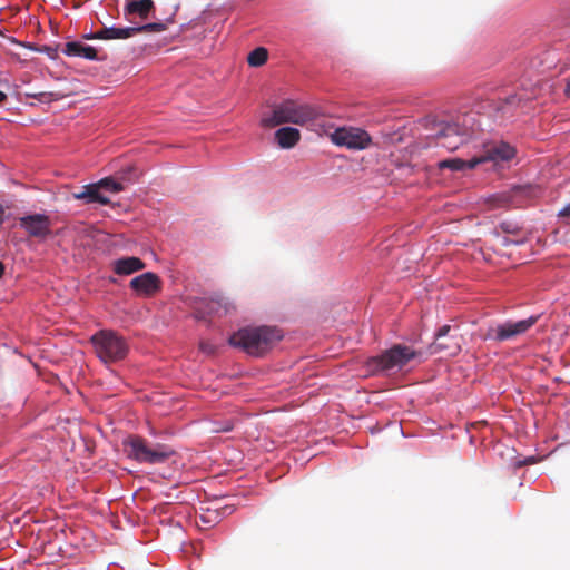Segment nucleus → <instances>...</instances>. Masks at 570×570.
I'll return each instance as SVG.
<instances>
[{
    "label": "nucleus",
    "mask_w": 570,
    "mask_h": 570,
    "mask_svg": "<svg viewBox=\"0 0 570 570\" xmlns=\"http://www.w3.org/2000/svg\"><path fill=\"white\" fill-rule=\"evenodd\" d=\"M481 126V118L474 111L458 114L450 120L426 119V127L434 131L438 144L450 151L476 139L479 132L484 130Z\"/></svg>",
    "instance_id": "obj_1"
},
{
    "label": "nucleus",
    "mask_w": 570,
    "mask_h": 570,
    "mask_svg": "<svg viewBox=\"0 0 570 570\" xmlns=\"http://www.w3.org/2000/svg\"><path fill=\"white\" fill-rule=\"evenodd\" d=\"M283 336V331L276 326H244L228 337V344L250 356L261 357L269 352Z\"/></svg>",
    "instance_id": "obj_2"
},
{
    "label": "nucleus",
    "mask_w": 570,
    "mask_h": 570,
    "mask_svg": "<svg viewBox=\"0 0 570 570\" xmlns=\"http://www.w3.org/2000/svg\"><path fill=\"white\" fill-rule=\"evenodd\" d=\"M322 117L321 109L307 104H301L294 99H285L274 104L272 112L262 118L264 127H276L282 124H295L299 126L318 124Z\"/></svg>",
    "instance_id": "obj_3"
},
{
    "label": "nucleus",
    "mask_w": 570,
    "mask_h": 570,
    "mask_svg": "<svg viewBox=\"0 0 570 570\" xmlns=\"http://www.w3.org/2000/svg\"><path fill=\"white\" fill-rule=\"evenodd\" d=\"M421 353L404 344H393L379 355L366 362V368L372 375H392L402 371Z\"/></svg>",
    "instance_id": "obj_4"
},
{
    "label": "nucleus",
    "mask_w": 570,
    "mask_h": 570,
    "mask_svg": "<svg viewBox=\"0 0 570 570\" xmlns=\"http://www.w3.org/2000/svg\"><path fill=\"white\" fill-rule=\"evenodd\" d=\"M122 444L127 456L141 464H161L175 453L166 444L149 446L147 440L139 435H129Z\"/></svg>",
    "instance_id": "obj_5"
},
{
    "label": "nucleus",
    "mask_w": 570,
    "mask_h": 570,
    "mask_svg": "<svg viewBox=\"0 0 570 570\" xmlns=\"http://www.w3.org/2000/svg\"><path fill=\"white\" fill-rule=\"evenodd\" d=\"M90 343L95 348L97 357L102 363L121 361L129 352L127 341L112 330H100L96 332L91 335Z\"/></svg>",
    "instance_id": "obj_6"
},
{
    "label": "nucleus",
    "mask_w": 570,
    "mask_h": 570,
    "mask_svg": "<svg viewBox=\"0 0 570 570\" xmlns=\"http://www.w3.org/2000/svg\"><path fill=\"white\" fill-rule=\"evenodd\" d=\"M519 82L521 88L520 92L511 94L494 102V121L500 126H504L513 121L518 109L523 108V106L534 97L527 92L529 88L524 80H519Z\"/></svg>",
    "instance_id": "obj_7"
},
{
    "label": "nucleus",
    "mask_w": 570,
    "mask_h": 570,
    "mask_svg": "<svg viewBox=\"0 0 570 570\" xmlns=\"http://www.w3.org/2000/svg\"><path fill=\"white\" fill-rule=\"evenodd\" d=\"M331 141L338 147H345L350 150H364L371 142L370 134L358 127H337L330 134Z\"/></svg>",
    "instance_id": "obj_8"
},
{
    "label": "nucleus",
    "mask_w": 570,
    "mask_h": 570,
    "mask_svg": "<svg viewBox=\"0 0 570 570\" xmlns=\"http://www.w3.org/2000/svg\"><path fill=\"white\" fill-rule=\"evenodd\" d=\"M541 315H531L528 318L511 321L508 320L490 328L487 338L495 342L511 341L518 336L525 334L539 320Z\"/></svg>",
    "instance_id": "obj_9"
},
{
    "label": "nucleus",
    "mask_w": 570,
    "mask_h": 570,
    "mask_svg": "<svg viewBox=\"0 0 570 570\" xmlns=\"http://www.w3.org/2000/svg\"><path fill=\"white\" fill-rule=\"evenodd\" d=\"M558 57L554 50H543L532 56L522 71L520 80L528 83V88H532L540 82L539 75L556 67Z\"/></svg>",
    "instance_id": "obj_10"
},
{
    "label": "nucleus",
    "mask_w": 570,
    "mask_h": 570,
    "mask_svg": "<svg viewBox=\"0 0 570 570\" xmlns=\"http://www.w3.org/2000/svg\"><path fill=\"white\" fill-rule=\"evenodd\" d=\"M480 165L492 163L498 166L502 163L512 160L517 156V149L510 142L504 140H492L483 144V151L475 155Z\"/></svg>",
    "instance_id": "obj_11"
},
{
    "label": "nucleus",
    "mask_w": 570,
    "mask_h": 570,
    "mask_svg": "<svg viewBox=\"0 0 570 570\" xmlns=\"http://www.w3.org/2000/svg\"><path fill=\"white\" fill-rule=\"evenodd\" d=\"M19 225L29 236L39 239H46L51 233V219L43 213L24 215L19 218Z\"/></svg>",
    "instance_id": "obj_12"
},
{
    "label": "nucleus",
    "mask_w": 570,
    "mask_h": 570,
    "mask_svg": "<svg viewBox=\"0 0 570 570\" xmlns=\"http://www.w3.org/2000/svg\"><path fill=\"white\" fill-rule=\"evenodd\" d=\"M154 10L153 0H125L124 17L131 24L142 23Z\"/></svg>",
    "instance_id": "obj_13"
},
{
    "label": "nucleus",
    "mask_w": 570,
    "mask_h": 570,
    "mask_svg": "<svg viewBox=\"0 0 570 570\" xmlns=\"http://www.w3.org/2000/svg\"><path fill=\"white\" fill-rule=\"evenodd\" d=\"M451 326L442 325L434 334V342L430 345L431 353L449 351V355H455L460 351L456 336L450 335Z\"/></svg>",
    "instance_id": "obj_14"
},
{
    "label": "nucleus",
    "mask_w": 570,
    "mask_h": 570,
    "mask_svg": "<svg viewBox=\"0 0 570 570\" xmlns=\"http://www.w3.org/2000/svg\"><path fill=\"white\" fill-rule=\"evenodd\" d=\"M130 288L145 296H150L157 293L161 288L160 277L154 272H145L138 276H135L130 283Z\"/></svg>",
    "instance_id": "obj_15"
},
{
    "label": "nucleus",
    "mask_w": 570,
    "mask_h": 570,
    "mask_svg": "<svg viewBox=\"0 0 570 570\" xmlns=\"http://www.w3.org/2000/svg\"><path fill=\"white\" fill-rule=\"evenodd\" d=\"M97 185V183H90L82 187L81 190L72 193V198L77 200H82L83 204H99L101 206H107L110 204V199L105 196Z\"/></svg>",
    "instance_id": "obj_16"
},
{
    "label": "nucleus",
    "mask_w": 570,
    "mask_h": 570,
    "mask_svg": "<svg viewBox=\"0 0 570 570\" xmlns=\"http://www.w3.org/2000/svg\"><path fill=\"white\" fill-rule=\"evenodd\" d=\"M111 267L114 273L118 276H129L136 272L142 271L146 264L137 256H122L112 261Z\"/></svg>",
    "instance_id": "obj_17"
},
{
    "label": "nucleus",
    "mask_w": 570,
    "mask_h": 570,
    "mask_svg": "<svg viewBox=\"0 0 570 570\" xmlns=\"http://www.w3.org/2000/svg\"><path fill=\"white\" fill-rule=\"evenodd\" d=\"M63 55L68 57H79L90 61L100 60L96 48L92 46L86 45L79 40L68 41L65 43L63 49L61 50Z\"/></svg>",
    "instance_id": "obj_18"
},
{
    "label": "nucleus",
    "mask_w": 570,
    "mask_h": 570,
    "mask_svg": "<svg viewBox=\"0 0 570 570\" xmlns=\"http://www.w3.org/2000/svg\"><path fill=\"white\" fill-rule=\"evenodd\" d=\"M301 139V132L294 127H282L275 131V140L282 149L293 148Z\"/></svg>",
    "instance_id": "obj_19"
},
{
    "label": "nucleus",
    "mask_w": 570,
    "mask_h": 570,
    "mask_svg": "<svg viewBox=\"0 0 570 570\" xmlns=\"http://www.w3.org/2000/svg\"><path fill=\"white\" fill-rule=\"evenodd\" d=\"M479 165L480 160L476 159V156H473L470 159L449 158L439 163V167L441 169H450L451 171H465L469 169H474Z\"/></svg>",
    "instance_id": "obj_20"
},
{
    "label": "nucleus",
    "mask_w": 570,
    "mask_h": 570,
    "mask_svg": "<svg viewBox=\"0 0 570 570\" xmlns=\"http://www.w3.org/2000/svg\"><path fill=\"white\" fill-rule=\"evenodd\" d=\"M137 35V24L126 26V27H104L102 28V37L104 40H116V39H129Z\"/></svg>",
    "instance_id": "obj_21"
},
{
    "label": "nucleus",
    "mask_w": 570,
    "mask_h": 570,
    "mask_svg": "<svg viewBox=\"0 0 570 570\" xmlns=\"http://www.w3.org/2000/svg\"><path fill=\"white\" fill-rule=\"evenodd\" d=\"M209 306L210 309L218 315H228L236 311L234 302L220 293H215L210 297Z\"/></svg>",
    "instance_id": "obj_22"
},
{
    "label": "nucleus",
    "mask_w": 570,
    "mask_h": 570,
    "mask_svg": "<svg viewBox=\"0 0 570 570\" xmlns=\"http://www.w3.org/2000/svg\"><path fill=\"white\" fill-rule=\"evenodd\" d=\"M234 511H235L234 505H225L220 510H215V511H213V513H210L208 515L202 514L199 517V519L205 524L215 525L218 522H220L223 518L232 514Z\"/></svg>",
    "instance_id": "obj_23"
},
{
    "label": "nucleus",
    "mask_w": 570,
    "mask_h": 570,
    "mask_svg": "<svg viewBox=\"0 0 570 570\" xmlns=\"http://www.w3.org/2000/svg\"><path fill=\"white\" fill-rule=\"evenodd\" d=\"M174 22V18L170 17L166 19L165 21H157V22H142V23H136L137 24V33L140 32H163L167 29V26L169 23Z\"/></svg>",
    "instance_id": "obj_24"
},
{
    "label": "nucleus",
    "mask_w": 570,
    "mask_h": 570,
    "mask_svg": "<svg viewBox=\"0 0 570 570\" xmlns=\"http://www.w3.org/2000/svg\"><path fill=\"white\" fill-rule=\"evenodd\" d=\"M268 58V51L264 47H257L248 53L247 62L250 67L263 66Z\"/></svg>",
    "instance_id": "obj_25"
},
{
    "label": "nucleus",
    "mask_w": 570,
    "mask_h": 570,
    "mask_svg": "<svg viewBox=\"0 0 570 570\" xmlns=\"http://www.w3.org/2000/svg\"><path fill=\"white\" fill-rule=\"evenodd\" d=\"M97 185L99 186L100 189L108 191V193L116 194V193L124 190L122 181H120L111 176L101 178L100 180L97 181Z\"/></svg>",
    "instance_id": "obj_26"
},
{
    "label": "nucleus",
    "mask_w": 570,
    "mask_h": 570,
    "mask_svg": "<svg viewBox=\"0 0 570 570\" xmlns=\"http://www.w3.org/2000/svg\"><path fill=\"white\" fill-rule=\"evenodd\" d=\"M24 96L27 98L37 99L41 104H50L52 101H57L59 99V95L56 92H26Z\"/></svg>",
    "instance_id": "obj_27"
},
{
    "label": "nucleus",
    "mask_w": 570,
    "mask_h": 570,
    "mask_svg": "<svg viewBox=\"0 0 570 570\" xmlns=\"http://www.w3.org/2000/svg\"><path fill=\"white\" fill-rule=\"evenodd\" d=\"M234 429V423L230 420L222 421V422H215L213 432L219 433V432H229Z\"/></svg>",
    "instance_id": "obj_28"
},
{
    "label": "nucleus",
    "mask_w": 570,
    "mask_h": 570,
    "mask_svg": "<svg viewBox=\"0 0 570 570\" xmlns=\"http://www.w3.org/2000/svg\"><path fill=\"white\" fill-rule=\"evenodd\" d=\"M499 227L505 234H517L520 230V226L513 222H502Z\"/></svg>",
    "instance_id": "obj_29"
},
{
    "label": "nucleus",
    "mask_w": 570,
    "mask_h": 570,
    "mask_svg": "<svg viewBox=\"0 0 570 570\" xmlns=\"http://www.w3.org/2000/svg\"><path fill=\"white\" fill-rule=\"evenodd\" d=\"M35 51L37 52H40V53H46L49 58L51 59H55V57L57 56V48H53L51 46H41L39 49H35Z\"/></svg>",
    "instance_id": "obj_30"
},
{
    "label": "nucleus",
    "mask_w": 570,
    "mask_h": 570,
    "mask_svg": "<svg viewBox=\"0 0 570 570\" xmlns=\"http://www.w3.org/2000/svg\"><path fill=\"white\" fill-rule=\"evenodd\" d=\"M558 21L561 26L570 27V8L563 9L560 13Z\"/></svg>",
    "instance_id": "obj_31"
},
{
    "label": "nucleus",
    "mask_w": 570,
    "mask_h": 570,
    "mask_svg": "<svg viewBox=\"0 0 570 570\" xmlns=\"http://www.w3.org/2000/svg\"><path fill=\"white\" fill-rule=\"evenodd\" d=\"M501 245L504 246V247H509V246H512V245H521L523 244V239H512L508 236H502L501 239Z\"/></svg>",
    "instance_id": "obj_32"
},
{
    "label": "nucleus",
    "mask_w": 570,
    "mask_h": 570,
    "mask_svg": "<svg viewBox=\"0 0 570 570\" xmlns=\"http://www.w3.org/2000/svg\"><path fill=\"white\" fill-rule=\"evenodd\" d=\"M12 217V214L7 212L4 206L0 204V228L3 226L6 222H8Z\"/></svg>",
    "instance_id": "obj_33"
},
{
    "label": "nucleus",
    "mask_w": 570,
    "mask_h": 570,
    "mask_svg": "<svg viewBox=\"0 0 570 570\" xmlns=\"http://www.w3.org/2000/svg\"><path fill=\"white\" fill-rule=\"evenodd\" d=\"M82 38L86 39V40H92V39H101V40H104L102 29H100V30H98L96 32L90 31L88 33H85L82 36Z\"/></svg>",
    "instance_id": "obj_34"
},
{
    "label": "nucleus",
    "mask_w": 570,
    "mask_h": 570,
    "mask_svg": "<svg viewBox=\"0 0 570 570\" xmlns=\"http://www.w3.org/2000/svg\"><path fill=\"white\" fill-rule=\"evenodd\" d=\"M557 216L559 218H569L570 217V202L563 206L561 209H559Z\"/></svg>",
    "instance_id": "obj_35"
},
{
    "label": "nucleus",
    "mask_w": 570,
    "mask_h": 570,
    "mask_svg": "<svg viewBox=\"0 0 570 570\" xmlns=\"http://www.w3.org/2000/svg\"><path fill=\"white\" fill-rule=\"evenodd\" d=\"M534 462H535V458L534 456H528L524 460L517 462L515 465L517 466H522V465L533 464Z\"/></svg>",
    "instance_id": "obj_36"
},
{
    "label": "nucleus",
    "mask_w": 570,
    "mask_h": 570,
    "mask_svg": "<svg viewBox=\"0 0 570 570\" xmlns=\"http://www.w3.org/2000/svg\"><path fill=\"white\" fill-rule=\"evenodd\" d=\"M7 94L0 90V106L3 105L7 101Z\"/></svg>",
    "instance_id": "obj_37"
},
{
    "label": "nucleus",
    "mask_w": 570,
    "mask_h": 570,
    "mask_svg": "<svg viewBox=\"0 0 570 570\" xmlns=\"http://www.w3.org/2000/svg\"><path fill=\"white\" fill-rule=\"evenodd\" d=\"M566 94L570 96V77L567 79Z\"/></svg>",
    "instance_id": "obj_38"
},
{
    "label": "nucleus",
    "mask_w": 570,
    "mask_h": 570,
    "mask_svg": "<svg viewBox=\"0 0 570 570\" xmlns=\"http://www.w3.org/2000/svg\"><path fill=\"white\" fill-rule=\"evenodd\" d=\"M4 264L0 261V278L2 277L3 273H4Z\"/></svg>",
    "instance_id": "obj_39"
},
{
    "label": "nucleus",
    "mask_w": 570,
    "mask_h": 570,
    "mask_svg": "<svg viewBox=\"0 0 570 570\" xmlns=\"http://www.w3.org/2000/svg\"><path fill=\"white\" fill-rule=\"evenodd\" d=\"M27 48L35 51V49H39L40 47H36L35 45L28 43Z\"/></svg>",
    "instance_id": "obj_40"
},
{
    "label": "nucleus",
    "mask_w": 570,
    "mask_h": 570,
    "mask_svg": "<svg viewBox=\"0 0 570 570\" xmlns=\"http://www.w3.org/2000/svg\"><path fill=\"white\" fill-rule=\"evenodd\" d=\"M109 282H110V283H116V278H114V277H109Z\"/></svg>",
    "instance_id": "obj_41"
}]
</instances>
